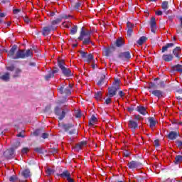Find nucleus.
I'll return each mask as SVG.
<instances>
[{"mask_svg":"<svg viewBox=\"0 0 182 182\" xmlns=\"http://www.w3.org/2000/svg\"><path fill=\"white\" fill-rule=\"evenodd\" d=\"M92 35V31L89 30H85L82 28L80 36L78 37L79 41H83V45H89L90 43V36Z\"/></svg>","mask_w":182,"mask_h":182,"instance_id":"obj_1","label":"nucleus"},{"mask_svg":"<svg viewBox=\"0 0 182 182\" xmlns=\"http://www.w3.org/2000/svg\"><path fill=\"white\" fill-rule=\"evenodd\" d=\"M33 53L32 50L28 49L26 51L23 50H18L14 57V59H25V58H29L33 56Z\"/></svg>","mask_w":182,"mask_h":182,"instance_id":"obj_2","label":"nucleus"},{"mask_svg":"<svg viewBox=\"0 0 182 182\" xmlns=\"http://www.w3.org/2000/svg\"><path fill=\"white\" fill-rule=\"evenodd\" d=\"M58 66L60 68V69L62 70L63 74L64 75V76H72V71H70V70L65 66V60H58Z\"/></svg>","mask_w":182,"mask_h":182,"instance_id":"obj_3","label":"nucleus"},{"mask_svg":"<svg viewBox=\"0 0 182 182\" xmlns=\"http://www.w3.org/2000/svg\"><path fill=\"white\" fill-rule=\"evenodd\" d=\"M128 128L132 130V132H136L139 129V121L134 119H129L128 122Z\"/></svg>","mask_w":182,"mask_h":182,"instance_id":"obj_4","label":"nucleus"},{"mask_svg":"<svg viewBox=\"0 0 182 182\" xmlns=\"http://www.w3.org/2000/svg\"><path fill=\"white\" fill-rule=\"evenodd\" d=\"M127 166L131 170H137L138 168H141V163L137 161H131L128 162Z\"/></svg>","mask_w":182,"mask_h":182,"instance_id":"obj_5","label":"nucleus"},{"mask_svg":"<svg viewBox=\"0 0 182 182\" xmlns=\"http://www.w3.org/2000/svg\"><path fill=\"white\" fill-rule=\"evenodd\" d=\"M55 113L57 116H58L59 120H62L66 114V112L65 111V109H62L59 107H56L55 109Z\"/></svg>","mask_w":182,"mask_h":182,"instance_id":"obj_6","label":"nucleus"},{"mask_svg":"<svg viewBox=\"0 0 182 182\" xmlns=\"http://www.w3.org/2000/svg\"><path fill=\"white\" fill-rule=\"evenodd\" d=\"M51 31H55V27L53 26H46L44 28H43V36H48V35H49V33H50Z\"/></svg>","mask_w":182,"mask_h":182,"instance_id":"obj_7","label":"nucleus"},{"mask_svg":"<svg viewBox=\"0 0 182 182\" xmlns=\"http://www.w3.org/2000/svg\"><path fill=\"white\" fill-rule=\"evenodd\" d=\"M15 151V149H14V148H11L9 150H6L4 153V157H6V159H12V156H14V153Z\"/></svg>","mask_w":182,"mask_h":182,"instance_id":"obj_8","label":"nucleus"},{"mask_svg":"<svg viewBox=\"0 0 182 182\" xmlns=\"http://www.w3.org/2000/svg\"><path fill=\"white\" fill-rule=\"evenodd\" d=\"M119 58L123 60H126L127 59H130V58H132V55H130V52L125 51L119 54Z\"/></svg>","mask_w":182,"mask_h":182,"instance_id":"obj_9","label":"nucleus"},{"mask_svg":"<svg viewBox=\"0 0 182 182\" xmlns=\"http://www.w3.org/2000/svg\"><path fill=\"white\" fill-rule=\"evenodd\" d=\"M117 90L113 87H110L108 88V97H113V96H116V93Z\"/></svg>","mask_w":182,"mask_h":182,"instance_id":"obj_10","label":"nucleus"},{"mask_svg":"<svg viewBox=\"0 0 182 182\" xmlns=\"http://www.w3.org/2000/svg\"><path fill=\"white\" fill-rule=\"evenodd\" d=\"M151 31L154 33L156 32V28L157 26V24L156 23V18L154 17H152L151 19Z\"/></svg>","mask_w":182,"mask_h":182,"instance_id":"obj_11","label":"nucleus"},{"mask_svg":"<svg viewBox=\"0 0 182 182\" xmlns=\"http://www.w3.org/2000/svg\"><path fill=\"white\" fill-rule=\"evenodd\" d=\"M16 49H18V46H13V47L11 48V49L9 51L8 53V56H9L10 58H12V59H14V57L15 56V52H16Z\"/></svg>","mask_w":182,"mask_h":182,"instance_id":"obj_12","label":"nucleus"},{"mask_svg":"<svg viewBox=\"0 0 182 182\" xmlns=\"http://www.w3.org/2000/svg\"><path fill=\"white\" fill-rule=\"evenodd\" d=\"M137 112L140 113L141 114H143V116H145V114H147V109H146V107L143 106H138L136 107Z\"/></svg>","mask_w":182,"mask_h":182,"instance_id":"obj_13","label":"nucleus"},{"mask_svg":"<svg viewBox=\"0 0 182 182\" xmlns=\"http://www.w3.org/2000/svg\"><path fill=\"white\" fill-rule=\"evenodd\" d=\"M150 92L154 95V96H156L158 97V99H160V97H163V92L159 90H152L150 91Z\"/></svg>","mask_w":182,"mask_h":182,"instance_id":"obj_14","label":"nucleus"},{"mask_svg":"<svg viewBox=\"0 0 182 182\" xmlns=\"http://www.w3.org/2000/svg\"><path fill=\"white\" fill-rule=\"evenodd\" d=\"M173 55L171 54H164L162 55V59L165 62H171V60H173Z\"/></svg>","mask_w":182,"mask_h":182,"instance_id":"obj_15","label":"nucleus"},{"mask_svg":"<svg viewBox=\"0 0 182 182\" xmlns=\"http://www.w3.org/2000/svg\"><path fill=\"white\" fill-rule=\"evenodd\" d=\"M96 123H97V118H96V117L92 115L89 121L90 127H93V126H95V124H96Z\"/></svg>","mask_w":182,"mask_h":182,"instance_id":"obj_16","label":"nucleus"},{"mask_svg":"<svg viewBox=\"0 0 182 182\" xmlns=\"http://www.w3.org/2000/svg\"><path fill=\"white\" fill-rule=\"evenodd\" d=\"M173 53L176 58H180V54L181 53V48L180 47H176L173 49Z\"/></svg>","mask_w":182,"mask_h":182,"instance_id":"obj_17","label":"nucleus"},{"mask_svg":"<svg viewBox=\"0 0 182 182\" xmlns=\"http://www.w3.org/2000/svg\"><path fill=\"white\" fill-rule=\"evenodd\" d=\"M123 45H124V40H123V38H119L116 40L115 46L120 48L121 46H123Z\"/></svg>","mask_w":182,"mask_h":182,"instance_id":"obj_18","label":"nucleus"},{"mask_svg":"<svg viewBox=\"0 0 182 182\" xmlns=\"http://www.w3.org/2000/svg\"><path fill=\"white\" fill-rule=\"evenodd\" d=\"M177 132H173V131H171L168 135V138L170 139V140H176V139H177Z\"/></svg>","mask_w":182,"mask_h":182,"instance_id":"obj_19","label":"nucleus"},{"mask_svg":"<svg viewBox=\"0 0 182 182\" xmlns=\"http://www.w3.org/2000/svg\"><path fill=\"white\" fill-rule=\"evenodd\" d=\"M127 26L129 28L127 30V36L130 38V36H132V33H133V29L132 28L133 24H132L130 22H128L127 23Z\"/></svg>","mask_w":182,"mask_h":182,"instance_id":"obj_20","label":"nucleus"},{"mask_svg":"<svg viewBox=\"0 0 182 182\" xmlns=\"http://www.w3.org/2000/svg\"><path fill=\"white\" fill-rule=\"evenodd\" d=\"M70 176H71L70 173L68 171H64L61 174H60V177H61V178H66V180H68Z\"/></svg>","mask_w":182,"mask_h":182,"instance_id":"obj_21","label":"nucleus"},{"mask_svg":"<svg viewBox=\"0 0 182 182\" xmlns=\"http://www.w3.org/2000/svg\"><path fill=\"white\" fill-rule=\"evenodd\" d=\"M174 46V43H167L166 46L162 47V53H164V52H167L168 50V48H173Z\"/></svg>","mask_w":182,"mask_h":182,"instance_id":"obj_22","label":"nucleus"},{"mask_svg":"<svg viewBox=\"0 0 182 182\" xmlns=\"http://www.w3.org/2000/svg\"><path fill=\"white\" fill-rule=\"evenodd\" d=\"M0 79L4 80V82H8L10 79V74L9 73H6L4 75L0 76Z\"/></svg>","mask_w":182,"mask_h":182,"instance_id":"obj_23","label":"nucleus"},{"mask_svg":"<svg viewBox=\"0 0 182 182\" xmlns=\"http://www.w3.org/2000/svg\"><path fill=\"white\" fill-rule=\"evenodd\" d=\"M21 174L25 178H28V177H31V171L29 169H24Z\"/></svg>","mask_w":182,"mask_h":182,"instance_id":"obj_24","label":"nucleus"},{"mask_svg":"<svg viewBox=\"0 0 182 182\" xmlns=\"http://www.w3.org/2000/svg\"><path fill=\"white\" fill-rule=\"evenodd\" d=\"M119 87H120V80L114 79L112 87H114V89H117V90H119Z\"/></svg>","mask_w":182,"mask_h":182,"instance_id":"obj_25","label":"nucleus"},{"mask_svg":"<svg viewBox=\"0 0 182 182\" xmlns=\"http://www.w3.org/2000/svg\"><path fill=\"white\" fill-rule=\"evenodd\" d=\"M149 127H151V129H153V127H154L157 123L155 121L154 118H153V117H149Z\"/></svg>","mask_w":182,"mask_h":182,"instance_id":"obj_26","label":"nucleus"},{"mask_svg":"<svg viewBox=\"0 0 182 182\" xmlns=\"http://www.w3.org/2000/svg\"><path fill=\"white\" fill-rule=\"evenodd\" d=\"M83 146H86V142H80L75 146V149L77 150V151H79V150H82Z\"/></svg>","mask_w":182,"mask_h":182,"instance_id":"obj_27","label":"nucleus"},{"mask_svg":"<svg viewBox=\"0 0 182 182\" xmlns=\"http://www.w3.org/2000/svg\"><path fill=\"white\" fill-rule=\"evenodd\" d=\"M173 161L175 164H180V163H182V156L181 155L176 156Z\"/></svg>","mask_w":182,"mask_h":182,"instance_id":"obj_28","label":"nucleus"},{"mask_svg":"<svg viewBox=\"0 0 182 182\" xmlns=\"http://www.w3.org/2000/svg\"><path fill=\"white\" fill-rule=\"evenodd\" d=\"M55 73H58V70H53L51 73H50L48 75L46 76V80H49L50 77H53V75Z\"/></svg>","mask_w":182,"mask_h":182,"instance_id":"obj_29","label":"nucleus"},{"mask_svg":"<svg viewBox=\"0 0 182 182\" xmlns=\"http://www.w3.org/2000/svg\"><path fill=\"white\" fill-rule=\"evenodd\" d=\"M106 77V75H101V78L100 80L97 82V85L98 86H102V85H103V83H105V78Z\"/></svg>","mask_w":182,"mask_h":182,"instance_id":"obj_30","label":"nucleus"},{"mask_svg":"<svg viewBox=\"0 0 182 182\" xmlns=\"http://www.w3.org/2000/svg\"><path fill=\"white\" fill-rule=\"evenodd\" d=\"M161 8L164 11H167V9H168V2L166 1L162 2Z\"/></svg>","mask_w":182,"mask_h":182,"instance_id":"obj_31","label":"nucleus"},{"mask_svg":"<svg viewBox=\"0 0 182 182\" xmlns=\"http://www.w3.org/2000/svg\"><path fill=\"white\" fill-rule=\"evenodd\" d=\"M21 73H22V70L19 68H16L14 71V75L13 76L14 77H18L19 75H21Z\"/></svg>","mask_w":182,"mask_h":182,"instance_id":"obj_32","label":"nucleus"},{"mask_svg":"<svg viewBox=\"0 0 182 182\" xmlns=\"http://www.w3.org/2000/svg\"><path fill=\"white\" fill-rule=\"evenodd\" d=\"M146 41H147V38L145 36H142L137 41V43L139 45H143Z\"/></svg>","mask_w":182,"mask_h":182,"instance_id":"obj_33","label":"nucleus"},{"mask_svg":"<svg viewBox=\"0 0 182 182\" xmlns=\"http://www.w3.org/2000/svg\"><path fill=\"white\" fill-rule=\"evenodd\" d=\"M93 60V55L92 54H87V57L85 58V60H86V62H91Z\"/></svg>","mask_w":182,"mask_h":182,"instance_id":"obj_34","label":"nucleus"},{"mask_svg":"<svg viewBox=\"0 0 182 182\" xmlns=\"http://www.w3.org/2000/svg\"><path fill=\"white\" fill-rule=\"evenodd\" d=\"M59 22H60V21L59 19L54 20L51 22V26H53V28H55V31H56V25H58V23H59Z\"/></svg>","mask_w":182,"mask_h":182,"instance_id":"obj_35","label":"nucleus"},{"mask_svg":"<svg viewBox=\"0 0 182 182\" xmlns=\"http://www.w3.org/2000/svg\"><path fill=\"white\" fill-rule=\"evenodd\" d=\"M174 70H176V72H182V65H176L173 67Z\"/></svg>","mask_w":182,"mask_h":182,"instance_id":"obj_36","label":"nucleus"},{"mask_svg":"<svg viewBox=\"0 0 182 182\" xmlns=\"http://www.w3.org/2000/svg\"><path fill=\"white\" fill-rule=\"evenodd\" d=\"M46 173L47 176H52V174H53V173H55V171H53V169H51L50 168H48L46 170Z\"/></svg>","mask_w":182,"mask_h":182,"instance_id":"obj_37","label":"nucleus"},{"mask_svg":"<svg viewBox=\"0 0 182 182\" xmlns=\"http://www.w3.org/2000/svg\"><path fill=\"white\" fill-rule=\"evenodd\" d=\"M103 55H105V56H109V55H110V49L107 48H104Z\"/></svg>","mask_w":182,"mask_h":182,"instance_id":"obj_38","label":"nucleus"},{"mask_svg":"<svg viewBox=\"0 0 182 182\" xmlns=\"http://www.w3.org/2000/svg\"><path fill=\"white\" fill-rule=\"evenodd\" d=\"M77 32V26H75L73 28L70 30L71 35H75Z\"/></svg>","mask_w":182,"mask_h":182,"instance_id":"obj_39","label":"nucleus"},{"mask_svg":"<svg viewBox=\"0 0 182 182\" xmlns=\"http://www.w3.org/2000/svg\"><path fill=\"white\" fill-rule=\"evenodd\" d=\"M95 99H97V100H100V99H102V92H98L95 94Z\"/></svg>","mask_w":182,"mask_h":182,"instance_id":"obj_40","label":"nucleus"},{"mask_svg":"<svg viewBox=\"0 0 182 182\" xmlns=\"http://www.w3.org/2000/svg\"><path fill=\"white\" fill-rule=\"evenodd\" d=\"M18 180V177H16V176H12L9 178V181L11 182H15Z\"/></svg>","mask_w":182,"mask_h":182,"instance_id":"obj_41","label":"nucleus"},{"mask_svg":"<svg viewBox=\"0 0 182 182\" xmlns=\"http://www.w3.org/2000/svg\"><path fill=\"white\" fill-rule=\"evenodd\" d=\"M6 69L10 72H14V70H15V67L14 65H10V66H7Z\"/></svg>","mask_w":182,"mask_h":182,"instance_id":"obj_42","label":"nucleus"},{"mask_svg":"<svg viewBox=\"0 0 182 182\" xmlns=\"http://www.w3.org/2000/svg\"><path fill=\"white\" fill-rule=\"evenodd\" d=\"M140 115H134L132 120H136V122H139L140 121Z\"/></svg>","mask_w":182,"mask_h":182,"instance_id":"obj_43","label":"nucleus"},{"mask_svg":"<svg viewBox=\"0 0 182 182\" xmlns=\"http://www.w3.org/2000/svg\"><path fill=\"white\" fill-rule=\"evenodd\" d=\"M80 53L82 58H83L84 59H86V57L87 56V53L84 52V51H80Z\"/></svg>","mask_w":182,"mask_h":182,"instance_id":"obj_44","label":"nucleus"},{"mask_svg":"<svg viewBox=\"0 0 182 182\" xmlns=\"http://www.w3.org/2000/svg\"><path fill=\"white\" fill-rule=\"evenodd\" d=\"M154 146L155 147H159L160 146V141L159 139H156L154 141Z\"/></svg>","mask_w":182,"mask_h":182,"instance_id":"obj_45","label":"nucleus"},{"mask_svg":"<svg viewBox=\"0 0 182 182\" xmlns=\"http://www.w3.org/2000/svg\"><path fill=\"white\" fill-rule=\"evenodd\" d=\"M179 21L181 22V26L179 27V29H177V33H180V32H181L182 17H179Z\"/></svg>","mask_w":182,"mask_h":182,"instance_id":"obj_46","label":"nucleus"},{"mask_svg":"<svg viewBox=\"0 0 182 182\" xmlns=\"http://www.w3.org/2000/svg\"><path fill=\"white\" fill-rule=\"evenodd\" d=\"M28 151H29V149H28V148H23L21 150V152L23 154H26V153H28Z\"/></svg>","mask_w":182,"mask_h":182,"instance_id":"obj_47","label":"nucleus"},{"mask_svg":"<svg viewBox=\"0 0 182 182\" xmlns=\"http://www.w3.org/2000/svg\"><path fill=\"white\" fill-rule=\"evenodd\" d=\"M130 156V152L128 151H124V157H129Z\"/></svg>","mask_w":182,"mask_h":182,"instance_id":"obj_48","label":"nucleus"},{"mask_svg":"<svg viewBox=\"0 0 182 182\" xmlns=\"http://www.w3.org/2000/svg\"><path fill=\"white\" fill-rule=\"evenodd\" d=\"M5 18V14L2 13V10L0 9V18ZM1 22V20L0 19V23Z\"/></svg>","mask_w":182,"mask_h":182,"instance_id":"obj_49","label":"nucleus"},{"mask_svg":"<svg viewBox=\"0 0 182 182\" xmlns=\"http://www.w3.org/2000/svg\"><path fill=\"white\" fill-rule=\"evenodd\" d=\"M156 15H158V16H161V15H163V11H156Z\"/></svg>","mask_w":182,"mask_h":182,"instance_id":"obj_50","label":"nucleus"},{"mask_svg":"<svg viewBox=\"0 0 182 182\" xmlns=\"http://www.w3.org/2000/svg\"><path fill=\"white\" fill-rule=\"evenodd\" d=\"M42 137L43 139H48V137H49V134H48L47 133H43L42 134Z\"/></svg>","mask_w":182,"mask_h":182,"instance_id":"obj_51","label":"nucleus"},{"mask_svg":"<svg viewBox=\"0 0 182 182\" xmlns=\"http://www.w3.org/2000/svg\"><path fill=\"white\" fill-rule=\"evenodd\" d=\"M68 182H75V180H73V178L72 176H70L69 178H67Z\"/></svg>","mask_w":182,"mask_h":182,"instance_id":"obj_52","label":"nucleus"},{"mask_svg":"<svg viewBox=\"0 0 182 182\" xmlns=\"http://www.w3.org/2000/svg\"><path fill=\"white\" fill-rule=\"evenodd\" d=\"M127 110L128 112H129V113H132V112H133V110H134V109H133V107H128L127 108Z\"/></svg>","mask_w":182,"mask_h":182,"instance_id":"obj_53","label":"nucleus"},{"mask_svg":"<svg viewBox=\"0 0 182 182\" xmlns=\"http://www.w3.org/2000/svg\"><path fill=\"white\" fill-rule=\"evenodd\" d=\"M63 26L64 28H69V23H66V22L63 23Z\"/></svg>","mask_w":182,"mask_h":182,"instance_id":"obj_54","label":"nucleus"},{"mask_svg":"<svg viewBox=\"0 0 182 182\" xmlns=\"http://www.w3.org/2000/svg\"><path fill=\"white\" fill-rule=\"evenodd\" d=\"M176 144H178V147H182V141H176Z\"/></svg>","mask_w":182,"mask_h":182,"instance_id":"obj_55","label":"nucleus"},{"mask_svg":"<svg viewBox=\"0 0 182 182\" xmlns=\"http://www.w3.org/2000/svg\"><path fill=\"white\" fill-rule=\"evenodd\" d=\"M110 102H112V100L110 99V97L107 98L106 100H105V103L107 105H109V103H110Z\"/></svg>","mask_w":182,"mask_h":182,"instance_id":"obj_56","label":"nucleus"},{"mask_svg":"<svg viewBox=\"0 0 182 182\" xmlns=\"http://www.w3.org/2000/svg\"><path fill=\"white\" fill-rule=\"evenodd\" d=\"M119 95L120 96V97H123V96H124V92H123V91H119Z\"/></svg>","mask_w":182,"mask_h":182,"instance_id":"obj_57","label":"nucleus"},{"mask_svg":"<svg viewBox=\"0 0 182 182\" xmlns=\"http://www.w3.org/2000/svg\"><path fill=\"white\" fill-rule=\"evenodd\" d=\"M80 5H81L80 3H77L75 4V9H79V8H80Z\"/></svg>","mask_w":182,"mask_h":182,"instance_id":"obj_58","label":"nucleus"},{"mask_svg":"<svg viewBox=\"0 0 182 182\" xmlns=\"http://www.w3.org/2000/svg\"><path fill=\"white\" fill-rule=\"evenodd\" d=\"M81 116H82V114H80V112H77L75 114V117H77V118L81 117Z\"/></svg>","mask_w":182,"mask_h":182,"instance_id":"obj_59","label":"nucleus"},{"mask_svg":"<svg viewBox=\"0 0 182 182\" xmlns=\"http://www.w3.org/2000/svg\"><path fill=\"white\" fill-rule=\"evenodd\" d=\"M64 89H65L64 87H60L59 88V92H60V93H63Z\"/></svg>","mask_w":182,"mask_h":182,"instance_id":"obj_60","label":"nucleus"},{"mask_svg":"<svg viewBox=\"0 0 182 182\" xmlns=\"http://www.w3.org/2000/svg\"><path fill=\"white\" fill-rule=\"evenodd\" d=\"M65 92L67 95H70V90L65 89Z\"/></svg>","mask_w":182,"mask_h":182,"instance_id":"obj_61","label":"nucleus"},{"mask_svg":"<svg viewBox=\"0 0 182 182\" xmlns=\"http://www.w3.org/2000/svg\"><path fill=\"white\" fill-rule=\"evenodd\" d=\"M18 12H20V10L18 9L14 10V14H18Z\"/></svg>","mask_w":182,"mask_h":182,"instance_id":"obj_62","label":"nucleus"},{"mask_svg":"<svg viewBox=\"0 0 182 182\" xmlns=\"http://www.w3.org/2000/svg\"><path fill=\"white\" fill-rule=\"evenodd\" d=\"M151 87H154V83H150L149 84V88L151 89Z\"/></svg>","mask_w":182,"mask_h":182,"instance_id":"obj_63","label":"nucleus"},{"mask_svg":"<svg viewBox=\"0 0 182 182\" xmlns=\"http://www.w3.org/2000/svg\"><path fill=\"white\" fill-rule=\"evenodd\" d=\"M6 2H9V0H3L1 1L2 4H6Z\"/></svg>","mask_w":182,"mask_h":182,"instance_id":"obj_64","label":"nucleus"}]
</instances>
